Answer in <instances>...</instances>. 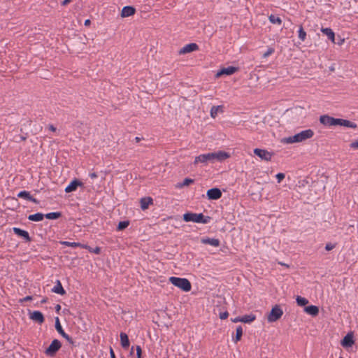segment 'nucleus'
Here are the masks:
<instances>
[{
    "instance_id": "nucleus-1",
    "label": "nucleus",
    "mask_w": 358,
    "mask_h": 358,
    "mask_svg": "<svg viewBox=\"0 0 358 358\" xmlns=\"http://www.w3.org/2000/svg\"><path fill=\"white\" fill-rule=\"evenodd\" d=\"M313 135V131L310 129H308L296 134L292 136L284 138L283 142L287 143H299L312 138Z\"/></svg>"
},
{
    "instance_id": "nucleus-2",
    "label": "nucleus",
    "mask_w": 358,
    "mask_h": 358,
    "mask_svg": "<svg viewBox=\"0 0 358 358\" xmlns=\"http://www.w3.org/2000/svg\"><path fill=\"white\" fill-rule=\"evenodd\" d=\"M211 220L209 216H204L203 213H186L183 215L185 222H193L196 223L207 224Z\"/></svg>"
},
{
    "instance_id": "nucleus-3",
    "label": "nucleus",
    "mask_w": 358,
    "mask_h": 358,
    "mask_svg": "<svg viewBox=\"0 0 358 358\" xmlns=\"http://www.w3.org/2000/svg\"><path fill=\"white\" fill-rule=\"evenodd\" d=\"M169 281L184 292H189L192 289L191 283L187 278L172 276L169 278Z\"/></svg>"
},
{
    "instance_id": "nucleus-4",
    "label": "nucleus",
    "mask_w": 358,
    "mask_h": 358,
    "mask_svg": "<svg viewBox=\"0 0 358 358\" xmlns=\"http://www.w3.org/2000/svg\"><path fill=\"white\" fill-rule=\"evenodd\" d=\"M61 347V342L57 339H54L49 347L45 350V354L49 357H54Z\"/></svg>"
},
{
    "instance_id": "nucleus-5",
    "label": "nucleus",
    "mask_w": 358,
    "mask_h": 358,
    "mask_svg": "<svg viewBox=\"0 0 358 358\" xmlns=\"http://www.w3.org/2000/svg\"><path fill=\"white\" fill-rule=\"evenodd\" d=\"M283 314L282 310L278 305H275L272 308L270 314L268 316V321L269 322H273L279 320Z\"/></svg>"
},
{
    "instance_id": "nucleus-6",
    "label": "nucleus",
    "mask_w": 358,
    "mask_h": 358,
    "mask_svg": "<svg viewBox=\"0 0 358 358\" xmlns=\"http://www.w3.org/2000/svg\"><path fill=\"white\" fill-rule=\"evenodd\" d=\"M211 162L215 161L222 162L229 157V154L224 151H218L217 152H209Z\"/></svg>"
},
{
    "instance_id": "nucleus-7",
    "label": "nucleus",
    "mask_w": 358,
    "mask_h": 358,
    "mask_svg": "<svg viewBox=\"0 0 358 358\" xmlns=\"http://www.w3.org/2000/svg\"><path fill=\"white\" fill-rule=\"evenodd\" d=\"M254 153L257 156H258L260 159L269 162L271 160L272 156L273 153L270 152L264 149L255 148L254 150Z\"/></svg>"
},
{
    "instance_id": "nucleus-8",
    "label": "nucleus",
    "mask_w": 358,
    "mask_h": 358,
    "mask_svg": "<svg viewBox=\"0 0 358 358\" xmlns=\"http://www.w3.org/2000/svg\"><path fill=\"white\" fill-rule=\"evenodd\" d=\"M55 329L58 331V333L64 338L69 343L73 345L74 342L71 337H70L67 334H66L60 324L59 317L55 318Z\"/></svg>"
},
{
    "instance_id": "nucleus-9",
    "label": "nucleus",
    "mask_w": 358,
    "mask_h": 358,
    "mask_svg": "<svg viewBox=\"0 0 358 358\" xmlns=\"http://www.w3.org/2000/svg\"><path fill=\"white\" fill-rule=\"evenodd\" d=\"M320 122L324 126H336L337 118H334L328 115H323L320 117Z\"/></svg>"
},
{
    "instance_id": "nucleus-10",
    "label": "nucleus",
    "mask_w": 358,
    "mask_h": 358,
    "mask_svg": "<svg viewBox=\"0 0 358 358\" xmlns=\"http://www.w3.org/2000/svg\"><path fill=\"white\" fill-rule=\"evenodd\" d=\"M206 195L208 199L217 200L222 196V192L217 187L211 188L207 191Z\"/></svg>"
},
{
    "instance_id": "nucleus-11",
    "label": "nucleus",
    "mask_w": 358,
    "mask_h": 358,
    "mask_svg": "<svg viewBox=\"0 0 358 358\" xmlns=\"http://www.w3.org/2000/svg\"><path fill=\"white\" fill-rule=\"evenodd\" d=\"M197 50H199V45L196 43H192L185 45L184 47H182L181 49H180L178 53H179V55H183V54L192 52L193 51H196Z\"/></svg>"
},
{
    "instance_id": "nucleus-12",
    "label": "nucleus",
    "mask_w": 358,
    "mask_h": 358,
    "mask_svg": "<svg viewBox=\"0 0 358 358\" xmlns=\"http://www.w3.org/2000/svg\"><path fill=\"white\" fill-rule=\"evenodd\" d=\"M83 183L78 179L72 180L65 188L66 193L74 192L77 189L78 187H83Z\"/></svg>"
},
{
    "instance_id": "nucleus-13",
    "label": "nucleus",
    "mask_w": 358,
    "mask_h": 358,
    "mask_svg": "<svg viewBox=\"0 0 358 358\" xmlns=\"http://www.w3.org/2000/svg\"><path fill=\"white\" fill-rule=\"evenodd\" d=\"M13 231L15 234L24 238L26 242H30L31 241V238L27 231L17 227H13Z\"/></svg>"
},
{
    "instance_id": "nucleus-14",
    "label": "nucleus",
    "mask_w": 358,
    "mask_h": 358,
    "mask_svg": "<svg viewBox=\"0 0 358 358\" xmlns=\"http://www.w3.org/2000/svg\"><path fill=\"white\" fill-rule=\"evenodd\" d=\"M29 318L33 321L38 322L40 324L43 323L45 321V318L43 313L38 310H34V312L31 313Z\"/></svg>"
},
{
    "instance_id": "nucleus-15",
    "label": "nucleus",
    "mask_w": 358,
    "mask_h": 358,
    "mask_svg": "<svg viewBox=\"0 0 358 358\" xmlns=\"http://www.w3.org/2000/svg\"><path fill=\"white\" fill-rule=\"evenodd\" d=\"M136 13V8L131 6H124L121 11L122 17H127Z\"/></svg>"
},
{
    "instance_id": "nucleus-16",
    "label": "nucleus",
    "mask_w": 358,
    "mask_h": 358,
    "mask_svg": "<svg viewBox=\"0 0 358 358\" xmlns=\"http://www.w3.org/2000/svg\"><path fill=\"white\" fill-rule=\"evenodd\" d=\"M354 343L352 334L348 333L342 340L341 345L344 348H349L352 347Z\"/></svg>"
},
{
    "instance_id": "nucleus-17",
    "label": "nucleus",
    "mask_w": 358,
    "mask_h": 358,
    "mask_svg": "<svg viewBox=\"0 0 358 358\" xmlns=\"http://www.w3.org/2000/svg\"><path fill=\"white\" fill-rule=\"evenodd\" d=\"M17 196L20 198L24 199L27 201H31L34 203H38V201L36 198L33 197L30 194L29 192L25 190L21 191L18 193Z\"/></svg>"
},
{
    "instance_id": "nucleus-18",
    "label": "nucleus",
    "mask_w": 358,
    "mask_h": 358,
    "mask_svg": "<svg viewBox=\"0 0 358 358\" xmlns=\"http://www.w3.org/2000/svg\"><path fill=\"white\" fill-rule=\"evenodd\" d=\"M336 125L343 126L345 127L356 129L357 125L350 120L337 118Z\"/></svg>"
},
{
    "instance_id": "nucleus-19",
    "label": "nucleus",
    "mask_w": 358,
    "mask_h": 358,
    "mask_svg": "<svg viewBox=\"0 0 358 358\" xmlns=\"http://www.w3.org/2000/svg\"><path fill=\"white\" fill-rule=\"evenodd\" d=\"M238 69L234 66H228L227 68L222 69L219 72L217 73V76H220L221 75H232L234 74Z\"/></svg>"
},
{
    "instance_id": "nucleus-20",
    "label": "nucleus",
    "mask_w": 358,
    "mask_h": 358,
    "mask_svg": "<svg viewBox=\"0 0 358 358\" xmlns=\"http://www.w3.org/2000/svg\"><path fill=\"white\" fill-rule=\"evenodd\" d=\"M304 310L306 313L313 317L317 316L319 314L318 307L314 305L305 307Z\"/></svg>"
},
{
    "instance_id": "nucleus-21",
    "label": "nucleus",
    "mask_w": 358,
    "mask_h": 358,
    "mask_svg": "<svg viewBox=\"0 0 358 358\" xmlns=\"http://www.w3.org/2000/svg\"><path fill=\"white\" fill-rule=\"evenodd\" d=\"M210 162L209 153L202 154L195 157L194 164H196L199 162L206 163Z\"/></svg>"
},
{
    "instance_id": "nucleus-22",
    "label": "nucleus",
    "mask_w": 358,
    "mask_h": 358,
    "mask_svg": "<svg viewBox=\"0 0 358 358\" xmlns=\"http://www.w3.org/2000/svg\"><path fill=\"white\" fill-rule=\"evenodd\" d=\"M201 243L203 244H208L214 247H218L220 241L217 238H206L201 239Z\"/></svg>"
},
{
    "instance_id": "nucleus-23",
    "label": "nucleus",
    "mask_w": 358,
    "mask_h": 358,
    "mask_svg": "<svg viewBox=\"0 0 358 358\" xmlns=\"http://www.w3.org/2000/svg\"><path fill=\"white\" fill-rule=\"evenodd\" d=\"M120 337L122 347L125 349L128 348L129 347L130 343L127 334L121 332Z\"/></svg>"
},
{
    "instance_id": "nucleus-24",
    "label": "nucleus",
    "mask_w": 358,
    "mask_h": 358,
    "mask_svg": "<svg viewBox=\"0 0 358 358\" xmlns=\"http://www.w3.org/2000/svg\"><path fill=\"white\" fill-rule=\"evenodd\" d=\"M52 292L61 295H64L66 294V291L63 288L62 283L59 280H57L56 285L53 287V288L52 289Z\"/></svg>"
},
{
    "instance_id": "nucleus-25",
    "label": "nucleus",
    "mask_w": 358,
    "mask_h": 358,
    "mask_svg": "<svg viewBox=\"0 0 358 358\" xmlns=\"http://www.w3.org/2000/svg\"><path fill=\"white\" fill-rule=\"evenodd\" d=\"M321 31L327 35L331 42L335 43V34L331 28H322Z\"/></svg>"
},
{
    "instance_id": "nucleus-26",
    "label": "nucleus",
    "mask_w": 358,
    "mask_h": 358,
    "mask_svg": "<svg viewBox=\"0 0 358 358\" xmlns=\"http://www.w3.org/2000/svg\"><path fill=\"white\" fill-rule=\"evenodd\" d=\"M141 208L142 210H145L148 208L149 205L152 203V199L151 197H144L141 199Z\"/></svg>"
},
{
    "instance_id": "nucleus-27",
    "label": "nucleus",
    "mask_w": 358,
    "mask_h": 358,
    "mask_svg": "<svg viewBox=\"0 0 358 358\" xmlns=\"http://www.w3.org/2000/svg\"><path fill=\"white\" fill-rule=\"evenodd\" d=\"M44 214L41 213H37L35 214L29 215L28 220L34 222H39L43 220Z\"/></svg>"
},
{
    "instance_id": "nucleus-28",
    "label": "nucleus",
    "mask_w": 358,
    "mask_h": 358,
    "mask_svg": "<svg viewBox=\"0 0 358 358\" xmlns=\"http://www.w3.org/2000/svg\"><path fill=\"white\" fill-rule=\"evenodd\" d=\"M219 111L222 112V106H213L210 109V116L213 118H215Z\"/></svg>"
},
{
    "instance_id": "nucleus-29",
    "label": "nucleus",
    "mask_w": 358,
    "mask_h": 358,
    "mask_svg": "<svg viewBox=\"0 0 358 358\" xmlns=\"http://www.w3.org/2000/svg\"><path fill=\"white\" fill-rule=\"evenodd\" d=\"M242 335H243L242 327L238 326L236 327V336L234 338V343H236L237 342H238L241 339Z\"/></svg>"
},
{
    "instance_id": "nucleus-30",
    "label": "nucleus",
    "mask_w": 358,
    "mask_h": 358,
    "mask_svg": "<svg viewBox=\"0 0 358 358\" xmlns=\"http://www.w3.org/2000/svg\"><path fill=\"white\" fill-rule=\"evenodd\" d=\"M62 213L60 212H52L44 215V217L49 220H56L60 217Z\"/></svg>"
},
{
    "instance_id": "nucleus-31",
    "label": "nucleus",
    "mask_w": 358,
    "mask_h": 358,
    "mask_svg": "<svg viewBox=\"0 0 358 358\" xmlns=\"http://www.w3.org/2000/svg\"><path fill=\"white\" fill-rule=\"evenodd\" d=\"M62 244L64 245L72 247V248L80 247V248H83V244H82L80 243H77V242L63 241V242H62Z\"/></svg>"
},
{
    "instance_id": "nucleus-32",
    "label": "nucleus",
    "mask_w": 358,
    "mask_h": 358,
    "mask_svg": "<svg viewBox=\"0 0 358 358\" xmlns=\"http://www.w3.org/2000/svg\"><path fill=\"white\" fill-rule=\"evenodd\" d=\"M242 319H243V322L250 323V322H253L256 319V317L253 314L245 315L242 316Z\"/></svg>"
},
{
    "instance_id": "nucleus-33",
    "label": "nucleus",
    "mask_w": 358,
    "mask_h": 358,
    "mask_svg": "<svg viewBox=\"0 0 358 358\" xmlns=\"http://www.w3.org/2000/svg\"><path fill=\"white\" fill-rule=\"evenodd\" d=\"M298 36L301 41H305V40L306 39V32L304 31L302 25L299 26V29L298 31Z\"/></svg>"
},
{
    "instance_id": "nucleus-34",
    "label": "nucleus",
    "mask_w": 358,
    "mask_h": 358,
    "mask_svg": "<svg viewBox=\"0 0 358 358\" xmlns=\"http://www.w3.org/2000/svg\"><path fill=\"white\" fill-rule=\"evenodd\" d=\"M83 248L87 249L89 252L99 255L101 252V248L99 247H96L94 248H91L90 246L83 244Z\"/></svg>"
},
{
    "instance_id": "nucleus-35",
    "label": "nucleus",
    "mask_w": 358,
    "mask_h": 358,
    "mask_svg": "<svg viewBox=\"0 0 358 358\" xmlns=\"http://www.w3.org/2000/svg\"><path fill=\"white\" fill-rule=\"evenodd\" d=\"M268 19L272 24H280L282 23L281 19L278 16L274 15H271L268 17Z\"/></svg>"
},
{
    "instance_id": "nucleus-36",
    "label": "nucleus",
    "mask_w": 358,
    "mask_h": 358,
    "mask_svg": "<svg viewBox=\"0 0 358 358\" xmlns=\"http://www.w3.org/2000/svg\"><path fill=\"white\" fill-rule=\"evenodd\" d=\"M296 303L299 306H304L308 303V301L306 298L298 296L296 297Z\"/></svg>"
},
{
    "instance_id": "nucleus-37",
    "label": "nucleus",
    "mask_w": 358,
    "mask_h": 358,
    "mask_svg": "<svg viewBox=\"0 0 358 358\" xmlns=\"http://www.w3.org/2000/svg\"><path fill=\"white\" fill-rule=\"evenodd\" d=\"M194 182V180L192 179H190V178H186L184 179L183 182L182 183H180L177 185V187H185V186H187L192 183Z\"/></svg>"
},
{
    "instance_id": "nucleus-38",
    "label": "nucleus",
    "mask_w": 358,
    "mask_h": 358,
    "mask_svg": "<svg viewBox=\"0 0 358 358\" xmlns=\"http://www.w3.org/2000/svg\"><path fill=\"white\" fill-rule=\"evenodd\" d=\"M129 221H122V222H120L118 223L117 229L119 231L123 230L125 228H127L129 226Z\"/></svg>"
},
{
    "instance_id": "nucleus-39",
    "label": "nucleus",
    "mask_w": 358,
    "mask_h": 358,
    "mask_svg": "<svg viewBox=\"0 0 358 358\" xmlns=\"http://www.w3.org/2000/svg\"><path fill=\"white\" fill-rule=\"evenodd\" d=\"M275 50L273 48H268L267 50L263 54V57L266 58L274 52Z\"/></svg>"
},
{
    "instance_id": "nucleus-40",
    "label": "nucleus",
    "mask_w": 358,
    "mask_h": 358,
    "mask_svg": "<svg viewBox=\"0 0 358 358\" xmlns=\"http://www.w3.org/2000/svg\"><path fill=\"white\" fill-rule=\"evenodd\" d=\"M136 358H142V349L140 345H136Z\"/></svg>"
},
{
    "instance_id": "nucleus-41",
    "label": "nucleus",
    "mask_w": 358,
    "mask_h": 358,
    "mask_svg": "<svg viewBox=\"0 0 358 358\" xmlns=\"http://www.w3.org/2000/svg\"><path fill=\"white\" fill-rule=\"evenodd\" d=\"M336 247V244H333L331 243H328L325 245V250L327 251H330L333 250Z\"/></svg>"
},
{
    "instance_id": "nucleus-42",
    "label": "nucleus",
    "mask_w": 358,
    "mask_h": 358,
    "mask_svg": "<svg viewBox=\"0 0 358 358\" xmlns=\"http://www.w3.org/2000/svg\"><path fill=\"white\" fill-rule=\"evenodd\" d=\"M278 182H280L285 177V174L282 173H278L275 176Z\"/></svg>"
},
{
    "instance_id": "nucleus-43",
    "label": "nucleus",
    "mask_w": 358,
    "mask_h": 358,
    "mask_svg": "<svg viewBox=\"0 0 358 358\" xmlns=\"http://www.w3.org/2000/svg\"><path fill=\"white\" fill-rule=\"evenodd\" d=\"M350 147L352 149H355V150H358V140L357 141H353L350 144Z\"/></svg>"
},
{
    "instance_id": "nucleus-44",
    "label": "nucleus",
    "mask_w": 358,
    "mask_h": 358,
    "mask_svg": "<svg viewBox=\"0 0 358 358\" xmlns=\"http://www.w3.org/2000/svg\"><path fill=\"white\" fill-rule=\"evenodd\" d=\"M228 315H229V313L227 312L221 313L220 315V318L222 320H224V319L227 318Z\"/></svg>"
},
{
    "instance_id": "nucleus-45",
    "label": "nucleus",
    "mask_w": 358,
    "mask_h": 358,
    "mask_svg": "<svg viewBox=\"0 0 358 358\" xmlns=\"http://www.w3.org/2000/svg\"><path fill=\"white\" fill-rule=\"evenodd\" d=\"M31 300H32V296H27L24 298H23L22 299H20V302H24V301H31Z\"/></svg>"
},
{
    "instance_id": "nucleus-46",
    "label": "nucleus",
    "mask_w": 358,
    "mask_h": 358,
    "mask_svg": "<svg viewBox=\"0 0 358 358\" xmlns=\"http://www.w3.org/2000/svg\"><path fill=\"white\" fill-rule=\"evenodd\" d=\"M233 322H243L242 317H236L235 319L233 320Z\"/></svg>"
},
{
    "instance_id": "nucleus-47",
    "label": "nucleus",
    "mask_w": 358,
    "mask_h": 358,
    "mask_svg": "<svg viewBox=\"0 0 358 358\" xmlns=\"http://www.w3.org/2000/svg\"><path fill=\"white\" fill-rule=\"evenodd\" d=\"M110 358H116L115 352H114L113 350L111 348L110 349Z\"/></svg>"
},
{
    "instance_id": "nucleus-48",
    "label": "nucleus",
    "mask_w": 358,
    "mask_h": 358,
    "mask_svg": "<svg viewBox=\"0 0 358 358\" xmlns=\"http://www.w3.org/2000/svg\"><path fill=\"white\" fill-rule=\"evenodd\" d=\"M48 128L52 131H55L56 129H57L56 127L54 125H52V124H50Z\"/></svg>"
},
{
    "instance_id": "nucleus-49",
    "label": "nucleus",
    "mask_w": 358,
    "mask_h": 358,
    "mask_svg": "<svg viewBox=\"0 0 358 358\" xmlns=\"http://www.w3.org/2000/svg\"><path fill=\"white\" fill-rule=\"evenodd\" d=\"M90 177L92 178V179H94V178H97V174L96 173H90Z\"/></svg>"
},
{
    "instance_id": "nucleus-50",
    "label": "nucleus",
    "mask_w": 358,
    "mask_h": 358,
    "mask_svg": "<svg viewBox=\"0 0 358 358\" xmlns=\"http://www.w3.org/2000/svg\"><path fill=\"white\" fill-rule=\"evenodd\" d=\"M71 0H64L62 2V6H66L69 3L71 2Z\"/></svg>"
},
{
    "instance_id": "nucleus-51",
    "label": "nucleus",
    "mask_w": 358,
    "mask_h": 358,
    "mask_svg": "<svg viewBox=\"0 0 358 358\" xmlns=\"http://www.w3.org/2000/svg\"><path fill=\"white\" fill-rule=\"evenodd\" d=\"M90 24H91V21L89 19H87L84 22L85 26H89V25H90Z\"/></svg>"
},
{
    "instance_id": "nucleus-52",
    "label": "nucleus",
    "mask_w": 358,
    "mask_h": 358,
    "mask_svg": "<svg viewBox=\"0 0 358 358\" xmlns=\"http://www.w3.org/2000/svg\"><path fill=\"white\" fill-rule=\"evenodd\" d=\"M61 310V306L59 304H57L55 306V310L59 312Z\"/></svg>"
},
{
    "instance_id": "nucleus-53",
    "label": "nucleus",
    "mask_w": 358,
    "mask_h": 358,
    "mask_svg": "<svg viewBox=\"0 0 358 358\" xmlns=\"http://www.w3.org/2000/svg\"><path fill=\"white\" fill-rule=\"evenodd\" d=\"M47 301H48V298H47V297H45V298H43V299L41 300V303H46Z\"/></svg>"
},
{
    "instance_id": "nucleus-54",
    "label": "nucleus",
    "mask_w": 358,
    "mask_h": 358,
    "mask_svg": "<svg viewBox=\"0 0 358 358\" xmlns=\"http://www.w3.org/2000/svg\"><path fill=\"white\" fill-rule=\"evenodd\" d=\"M26 139H27V136H20L21 141H25Z\"/></svg>"
},
{
    "instance_id": "nucleus-55",
    "label": "nucleus",
    "mask_w": 358,
    "mask_h": 358,
    "mask_svg": "<svg viewBox=\"0 0 358 358\" xmlns=\"http://www.w3.org/2000/svg\"><path fill=\"white\" fill-rule=\"evenodd\" d=\"M140 141H141V138L137 136V137L135 138V141L136 143H138Z\"/></svg>"
},
{
    "instance_id": "nucleus-56",
    "label": "nucleus",
    "mask_w": 358,
    "mask_h": 358,
    "mask_svg": "<svg viewBox=\"0 0 358 358\" xmlns=\"http://www.w3.org/2000/svg\"><path fill=\"white\" fill-rule=\"evenodd\" d=\"M183 358H185V357H183Z\"/></svg>"
}]
</instances>
